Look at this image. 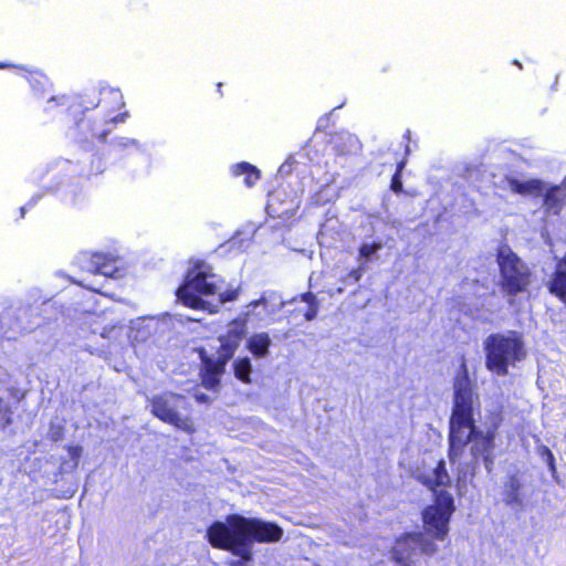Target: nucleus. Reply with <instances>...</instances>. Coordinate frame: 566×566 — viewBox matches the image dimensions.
<instances>
[{"instance_id": "f257e3e1", "label": "nucleus", "mask_w": 566, "mask_h": 566, "mask_svg": "<svg viewBox=\"0 0 566 566\" xmlns=\"http://www.w3.org/2000/svg\"><path fill=\"white\" fill-rule=\"evenodd\" d=\"M479 408V396L473 390L465 364L462 363L453 384V407L449 434L450 462L455 464L467 444L471 442L472 459L476 461L481 458L486 471L491 472L494 463V440L500 419L497 416L493 417L484 428L475 426L474 412Z\"/></svg>"}, {"instance_id": "f03ea898", "label": "nucleus", "mask_w": 566, "mask_h": 566, "mask_svg": "<svg viewBox=\"0 0 566 566\" xmlns=\"http://www.w3.org/2000/svg\"><path fill=\"white\" fill-rule=\"evenodd\" d=\"M282 535L283 530L274 523L239 514L229 515L226 522H214L207 530V538L213 547L229 551L244 562L252 557L251 544L254 541L277 542Z\"/></svg>"}, {"instance_id": "7ed1b4c3", "label": "nucleus", "mask_w": 566, "mask_h": 566, "mask_svg": "<svg viewBox=\"0 0 566 566\" xmlns=\"http://www.w3.org/2000/svg\"><path fill=\"white\" fill-rule=\"evenodd\" d=\"M240 287L224 290V282L211 266L197 261L188 270L186 282L177 291L178 298L186 305L196 310L218 312L219 307L239 297Z\"/></svg>"}, {"instance_id": "20e7f679", "label": "nucleus", "mask_w": 566, "mask_h": 566, "mask_svg": "<svg viewBox=\"0 0 566 566\" xmlns=\"http://www.w3.org/2000/svg\"><path fill=\"white\" fill-rule=\"evenodd\" d=\"M486 368L505 376L510 367L525 357L524 343L516 332L492 334L484 340Z\"/></svg>"}, {"instance_id": "39448f33", "label": "nucleus", "mask_w": 566, "mask_h": 566, "mask_svg": "<svg viewBox=\"0 0 566 566\" xmlns=\"http://www.w3.org/2000/svg\"><path fill=\"white\" fill-rule=\"evenodd\" d=\"M501 286L509 296L524 292L531 283V271L510 247L503 245L497 252Z\"/></svg>"}, {"instance_id": "423d86ee", "label": "nucleus", "mask_w": 566, "mask_h": 566, "mask_svg": "<svg viewBox=\"0 0 566 566\" xmlns=\"http://www.w3.org/2000/svg\"><path fill=\"white\" fill-rule=\"evenodd\" d=\"M151 413L161 421L185 432H193L195 428L188 416L189 403L186 397L174 392L154 396L150 400Z\"/></svg>"}, {"instance_id": "0eeeda50", "label": "nucleus", "mask_w": 566, "mask_h": 566, "mask_svg": "<svg viewBox=\"0 0 566 566\" xmlns=\"http://www.w3.org/2000/svg\"><path fill=\"white\" fill-rule=\"evenodd\" d=\"M437 545L422 533H408L399 537L391 551L396 566H413L420 555L431 556Z\"/></svg>"}, {"instance_id": "6e6552de", "label": "nucleus", "mask_w": 566, "mask_h": 566, "mask_svg": "<svg viewBox=\"0 0 566 566\" xmlns=\"http://www.w3.org/2000/svg\"><path fill=\"white\" fill-rule=\"evenodd\" d=\"M453 511L452 495L446 491L436 492L434 504L427 507L422 514L426 531L437 539H444Z\"/></svg>"}, {"instance_id": "1a4fd4ad", "label": "nucleus", "mask_w": 566, "mask_h": 566, "mask_svg": "<svg viewBox=\"0 0 566 566\" xmlns=\"http://www.w3.org/2000/svg\"><path fill=\"white\" fill-rule=\"evenodd\" d=\"M117 262V258L102 253L90 254L84 252L77 256V263L83 271L92 273L94 276H102L104 280L122 276Z\"/></svg>"}, {"instance_id": "9d476101", "label": "nucleus", "mask_w": 566, "mask_h": 566, "mask_svg": "<svg viewBox=\"0 0 566 566\" xmlns=\"http://www.w3.org/2000/svg\"><path fill=\"white\" fill-rule=\"evenodd\" d=\"M275 293H263L258 300L250 302L239 318L247 325L250 319L262 321L265 316H271L285 306L284 301L275 304Z\"/></svg>"}, {"instance_id": "9b49d317", "label": "nucleus", "mask_w": 566, "mask_h": 566, "mask_svg": "<svg viewBox=\"0 0 566 566\" xmlns=\"http://www.w3.org/2000/svg\"><path fill=\"white\" fill-rule=\"evenodd\" d=\"M497 187L522 196H542L546 190V184L539 179L518 180L513 177H504Z\"/></svg>"}, {"instance_id": "f8f14e48", "label": "nucleus", "mask_w": 566, "mask_h": 566, "mask_svg": "<svg viewBox=\"0 0 566 566\" xmlns=\"http://www.w3.org/2000/svg\"><path fill=\"white\" fill-rule=\"evenodd\" d=\"M416 479L430 490H436L437 486H447L450 484V476L446 470L444 461L440 460L434 467L418 469L416 471Z\"/></svg>"}, {"instance_id": "ddd939ff", "label": "nucleus", "mask_w": 566, "mask_h": 566, "mask_svg": "<svg viewBox=\"0 0 566 566\" xmlns=\"http://www.w3.org/2000/svg\"><path fill=\"white\" fill-rule=\"evenodd\" d=\"M20 312H27L22 306H10L0 313V333L8 338L15 334L28 331V327L21 322Z\"/></svg>"}, {"instance_id": "4468645a", "label": "nucleus", "mask_w": 566, "mask_h": 566, "mask_svg": "<svg viewBox=\"0 0 566 566\" xmlns=\"http://www.w3.org/2000/svg\"><path fill=\"white\" fill-rule=\"evenodd\" d=\"M224 366L226 364L218 359H207L202 373V386L207 389H214L219 385Z\"/></svg>"}, {"instance_id": "2eb2a0df", "label": "nucleus", "mask_w": 566, "mask_h": 566, "mask_svg": "<svg viewBox=\"0 0 566 566\" xmlns=\"http://www.w3.org/2000/svg\"><path fill=\"white\" fill-rule=\"evenodd\" d=\"M544 206L546 210L553 214H558L564 200L566 198V190L563 187H548L546 185V190L544 191Z\"/></svg>"}, {"instance_id": "dca6fc26", "label": "nucleus", "mask_w": 566, "mask_h": 566, "mask_svg": "<svg viewBox=\"0 0 566 566\" xmlns=\"http://www.w3.org/2000/svg\"><path fill=\"white\" fill-rule=\"evenodd\" d=\"M504 502L511 506L523 504L522 482L516 475H510L504 483Z\"/></svg>"}, {"instance_id": "f3484780", "label": "nucleus", "mask_w": 566, "mask_h": 566, "mask_svg": "<svg viewBox=\"0 0 566 566\" xmlns=\"http://www.w3.org/2000/svg\"><path fill=\"white\" fill-rule=\"evenodd\" d=\"M272 340L269 334L262 332L253 334L248 338L247 348L252 353L253 356L263 358L268 356Z\"/></svg>"}, {"instance_id": "a211bd4d", "label": "nucleus", "mask_w": 566, "mask_h": 566, "mask_svg": "<svg viewBox=\"0 0 566 566\" xmlns=\"http://www.w3.org/2000/svg\"><path fill=\"white\" fill-rule=\"evenodd\" d=\"M219 343L220 346L218 348V357L216 359L227 364L239 347L240 342L222 335L219 337Z\"/></svg>"}, {"instance_id": "6ab92c4d", "label": "nucleus", "mask_w": 566, "mask_h": 566, "mask_svg": "<svg viewBox=\"0 0 566 566\" xmlns=\"http://www.w3.org/2000/svg\"><path fill=\"white\" fill-rule=\"evenodd\" d=\"M232 170L234 175H247L244 181L248 187H252L260 178L259 170L248 163L237 164L232 167Z\"/></svg>"}, {"instance_id": "aec40b11", "label": "nucleus", "mask_w": 566, "mask_h": 566, "mask_svg": "<svg viewBox=\"0 0 566 566\" xmlns=\"http://www.w3.org/2000/svg\"><path fill=\"white\" fill-rule=\"evenodd\" d=\"M234 375L241 381L249 384L251 382L252 364L250 358L243 357L234 360L233 363Z\"/></svg>"}, {"instance_id": "412c9836", "label": "nucleus", "mask_w": 566, "mask_h": 566, "mask_svg": "<svg viewBox=\"0 0 566 566\" xmlns=\"http://www.w3.org/2000/svg\"><path fill=\"white\" fill-rule=\"evenodd\" d=\"M301 300L307 304V310L304 313L305 319L308 322L313 321L317 316L319 307L316 296L313 293L307 292L301 295Z\"/></svg>"}, {"instance_id": "4be33fe9", "label": "nucleus", "mask_w": 566, "mask_h": 566, "mask_svg": "<svg viewBox=\"0 0 566 566\" xmlns=\"http://www.w3.org/2000/svg\"><path fill=\"white\" fill-rule=\"evenodd\" d=\"M247 333V325L239 317L231 321L228 325V332L224 336L241 342Z\"/></svg>"}, {"instance_id": "5701e85b", "label": "nucleus", "mask_w": 566, "mask_h": 566, "mask_svg": "<svg viewBox=\"0 0 566 566\" xmlns=\"http://www.w3.org/2000/svg\"><path fill=\"white\" fill-rule=\"evenodd\" d=\"M382 249L381 242L363 243L359 248V258L369 262L375 253Z\"/></svg>"}, {"instance_id": "b1692460", "label": "nucleus", "mask_w": 566, "mask_h": 566, "mask_svg": "<svg viewBox=\"0 0 566 566\" xmlns=\"http://www.w3.org/2000/svg\"><path fill=\"white\" fill-rule=\"evenodd\" d=\"M276 201H279V193L272 195L269 199L268 210H269L270 214L277 216V217L282 218V217L287 216L292 211V208H286V209H282V210L277 209L275 207Z\"/></svg>"}, {"instance_id": "393cba45", "label": "nucleus", "mask_w": 566, "mask_h": 566, "mask_svg": "<svg viewBox=\"0 0 566 566\" xmlns=\"http://www.w3.org/2000/svg\"><path fill=\"white\" fill-rule=\"evenodd\" d=\"M538 455L547 463L552 471L555 470V458L548 447L542 444L537 448Z\"/></svg>"}, {"instance_id": "a878e982", "label": "nucleus", "mask_w": 566, "mask_h": 566, "mask_svg": "<svg viewBox=\"0 0 566 566\" xmlns=\"http://www.w3.org/2000/svg\"><path fill=\"white\" fill-rule=\"evenodd\" d=\"M48 436L54 442L60 441L63 437V427L60 424L51 423Z\"/></svg>"}, {"instance_id": "bb28decb", "label": "nucleus", "mask_w": 566, "mask_h": 566, "mask_svg": "<svg viewBox=\"0 0 566 566\" xmlns=\"http://www.w3.org/2000/svg\"><path fill=\"white\" fill-rule=\"evenodd\" d=\"M346 139H347L348 148L342 149L340 150L342 153H353V151H356L359 149V142L355 136L347 135Z\"/></svg>"}, {"instance_id": "cd10ccee", "label": "nucleus", "mask_w": 566, "mask_h": 566, "mask_svg": "<svg viewBox=\"0 0 566 566\" xmlns=\"http://www.w3.org/2000/svg\"><path fill=\"white\" fill-rule=\"evenodd\" d=\"M80 285L82 286H85L86 289L91 290V291H94V292H101L102 289H103V284L101 283H97V282H93V281H87V280H83L81 282H78Z\"/></svg>"}, {"instance_id": "c85d7f7f", "label": "nucleus", "mask_w": 566, "mask_h": 566, "mask_svg": "<svg viewBox=\"0 0 566 566\" xmlns=\"http://www.w3.org/2000/svg\"><path fill=\"white\" fill-rule=\"evenodd\" d=\"M363 272H364V269L363 266H359L358 269H355L350 272L349 276L355 281V282H359V280L361 279L363 276Z\"/></svg>"}, {"instance_id": "c756f323", "label": "nucleus", "mask_w": 566, "mask_h": 566, "mask_svg": "<svg viewBox=\"0 0 566 566\" xmlns=\"http://www.w3.org/2000/svg\"><path fill=\"white\" fill-rule=\"evenodd\" d=\"M2 412H3V417H2L3 418V428H6L7 426L11 424L12 419H11L9 409L7 411L4 409Z\"/></svg>"}, {"instance_id": "7c9ffc66", "label": "nucleus", "mask_w": 566, "mask_h": 566, "mask_svg": "<svg viewBox=\"0 0 566 566\" xmlns=\"http://www.w3.org/2000/svg\"><path fill=\"white\" fill-rule=\"evenodd\" d=\"M391 188L394 189V191H399L400 188H401V184L395 178L392 180V185H391Z\"/></svg>"}, {"instance_id": "2f4dec72", "label": "nucleus", "mask_w": 566, "mask_h": 566, "mask_svg": "<svg viewBox=\"0 0 566 566\" xmlns=\"http://www.w3.org/2000/svg\"><path fill=\"white\" fill-rule=\"evenodd\" d=\"M196 398L199 401H203V402L208 401V398L205 395H197Z\"/></svg>"}, {"instance_id": "473e14b6", "label": "nucleus", "mask_w": 566, "mask_h": 566, "mask_svg": "<svg viewBox=\"0 0 566 566\" xmlns=\"http://www.w3.org/2000/svg\"><path fill=\"white\" fill-rule=\"evenodd\" d=\"M4 409L7 411L8 410V406H4L2 399L0 398V412H2Z\"/></svg>"}, {"instance_id": "72a5a7b5", "label": "nucleus", "mask_w": 566, "mask_h": 566, "mask_svg": "<svg viewBox=\"0 0 566 566\" xmlns=\"http://www.w3.org/2000/svg\"><path fill=\"white\" fill-rule=\"evenodd\" d=\"M465 478H467V472H461L460 471L459 480H461V479L465 480Z\"/></svg>"}, {"instance_id": "f704fd0d", "label": "nucleus", "mask_w": 566, "mask_h": 566, "mask_svg": "<svg viewBox=\"0 0 566 566\" xmlns=\"http://www.w3.org/2000/svg\"><path fill=\"white\" fill-rule=\"evenodd\" d=\"M55 101H56V98H55V97H51V98L49 99L48 104H52V103H53V102H55Z\"/></svg>"}, {"instance_id": "c9c22d12", "label": "nucleus", "mask_w": 566, "mask_h": 566, "mask_svg": "<svg viewBox=\"0 0 566 566\" xmlns=\"http://www.w3.org/2000/svg\"><path fill=\"white\" fill-rule=\"evenodd\" d=\"M77 452V448H74L73 449V452H72V457H74V454Z\"/></svg>"}, {"instance_id": "e433bc0d", "label": "nucleus", "mask_w": 566, "mask_h": 566, "mask_svg": "<svg viewBox=\"0 0 566 566\" xmlns=\"http://www.w3.org/2000/svg\"><path fill=\"white\" fill-rule=\"evenodd\" d=\"M235 566H244L241 562H237Z\"/></svg>"}, {"instance_id": "4c0bfd02", "label": "nucleus", "mask_w": 566, "mask_h": 566, "mask_svg": "<svg viewBox=\"0 0 566 566\" xmlns=\"http://www.w3.org/2000/svg\"><path fill=\"white\" fill-rule=\"evenodd\" d=\"M515 64H517L518 67H522V64L518 63V61H515Z\"/></svg>"}, {"instance_id": "58836bf2", "label": "nucleus", "mask_w": 566, "mask_h": 566, "mask_svg": "<svg viewBox=\"0 0 566 566\" xmlns=\"http://www.w3.org/2000/svg\"><path fill=\"white\" fill-rule=\"evenodd\" d=\"M515 64H517L518 67H522V64L518 63V61H515Z\"/></svg>"}, {"instance_id": "ea45409f", "label": "nucleus", "mask_w": 566, "mask_h": 566, "mask_svg": "<svg viewBox=\"0 0 566 566\" xmlns=\"http://www.w3.org/2000/svg\"><path fill=\"white\" fill-rule=\"evenodd\" d=\"M515 64H517L518 67H522V64L518 63V61H515Z\"/></svg>"}, {"instance_id": "a19ab883", "label": "nucleus", "mask_w": 566, "mask_h": 566, "mask_svg": "<svg viewBox=\"0 0 566 566\" xmlns=\"http://www.w3.org/2000/svg\"><path fill=\"white\" fill-rule=\"evenodd\" d=\"M24 214V208H21V217Z\"/></svg>"}, {"instance_id": "79ce46f5", "label": "nucleus", "mask_w": 566, "mask_h": 566, "mask_svg": "<svg viewBox=\"0 0 566 566\" xmlns=\"http://www.w3.org/2000/svg\"><path fill=\"white\" fill-rule=\"evenodd\" d=\"M565 184H566V179H565Z\"/></svg>"}]
</instances>
